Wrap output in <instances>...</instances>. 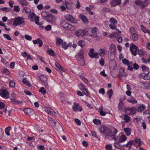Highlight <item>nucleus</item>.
Segmentation results:
<instances>
[{
  "instance_id": "338daca9",
  "label": "nucleus",
  "mask_w": 150,
  "mask_h": 150,
  "mask_svg": "<svg viewBox=\"0 0 150 150\" xmlns=\"http://www.w3.org/2000/svg\"><path fill=\"white\" fill-rule=\"evenodd\" d=\"M141 30L144 33H146L147 32L148 30L143 25H142L141 26Z\"/></svg>"
},
{
  "instance_id": "c85d7f7f",
  "label": "nucleus",
  "mask_w": 150,
  "mask_h": 150,
  "mask_svg": "<svg viewBox=\"0 0 150 150\" xmlns=\"http://www.w3.org/2000/svg\"><path fill=\"white\" fill-rule=\"evenodd\" d=\"M127 138L125 135H122L120 137L118 142L119 143L123 142L126 140Z\"/></svg>"
},
{
  "instance_id": "603ef678",
  "label": "nucleus",
  "mask_w": 150,
  "mask_h": 150,
  "mask_svg": "<svg viewBox=\"0 0 150 150\" xmlns=\"http://www.w3.org/2000/svg\"><path fill=\"white\" fill-rule=\"evenodd\" d=\"M116 25H114L113 24H110L109 25L110 28L113 30H117V28H116Z\"/></svg>"
},
{
  "instance_id": "49530a36",
  "label": "nucleus",
  "mask_w": 150,
  "mask_h": 150,
  "mask_svg": "<svg viewBox=\"0 0 150 150\" xmlns=\"http://www.w3.org/2000/svg\"><path fill=\"white\" fill-rule=\"evenodd\" d=\"M93 122L96 125H99L101 123V122L100 120L95 119L93 120Z\"/></svg>"
},
{
  "instance_id": "a18cd8bd",
  "label": "nucleus",
  "mask_w": 150,
  "mask_h": 150,
  "mask_svg": "<svg viewBox=\"0 0 150 150\" xmlns=\"http://www.w3.org/2000/svg\"><path fill=\"white\" fill-rule=\"evenodd\" d=\"M134 142L136 143L139 146L141 145V140L140 139H138L137 137H136L134 140Z\"/></svg>"
},
{
  "instance_id": "0eeeda50",
  "label": "nucleus",
  "mask_w": 150,
  "mask_h": 150,
  "mask_svg": "<svg viewBox=\"0 0 150 150\" xmlns=\"http://www.w3.org/2000/svg\"><path fill=\"white\" fill-rule=\"evenodd\" d=\"M64 17L67 20L71 23H76L77 22V20L71 15H65Z\"/></svg>"
},
{
  "instance_id": "473e14b6",
  "label": "nucleus",
  "mask_w": 150,
  "mask_h": 150,
  "mask_svg": "<svg viewBox=\"0 0 150 150\" xmlns=\"http://www.w3.org/2000/svg\"><path fill=\"white\" fill-rule=\"evenodd\" d=\"M124 131L127 136H129L131 134V129L129 128H124Z\"/></svg>"
},
{
  "instance_id": "4c0bfd02",
  "label": "nucleus",
  "mask_w": 150,
  "mask_h": 150,
  "mask_svg": "<svg viewBox=\"0 0 150 150\" xmlns=\"http://www.w3.org/2000/svg\"><path fill=\"white\" fill-rule=\"evenodd\" d=\"M123 119L126 122H129L130 120V117L127 115H124Z\"/></svg>"
},
{
  "instance_id": "c756f323",
  "label": "nucleus",
  "mask_w": 150,
  "mask_h": 150,
  "mask_svg": "<svg viewBox=\"0 0 150 150\" xmlns=\"http://www.w3.org/2000/svg\"><path fill=\"white\" fill-rule=\"evenodd\" d=\"M36 17V15L33 12H32L29 15L28 18L30 19V21H33Z\"/></svg>"
},
{
  "instance_id": "6e6552de",
  "label": "nucleus",
  "mask_w": 150,
  "mask_h": 150,
  "mask_svg": "<svg viewBox=\"0 0 150 150\" xmlns=\"http://www.w3.org/2000/svg\"><path fill=\"white\" fill-rule=\"evenodd\" d=\"M138 48L135 45L133 44H130V50L132 54L135 56L137 54V51Z\"/></svg>"
},
{
  "instance_id": "4d7b16f0",
  "label": "nucleus",
  "mask_w": 150,
  "mask_h": 150,
  "mask_svg": "<svg viewBox=\"0 0 150 150\" xmlns=\"http://www.w3.org/2000/svg\"><path fill=\"white\" fill-rule=\"evenodd\" d=\"M79 86H80V88L81 90L82 91L86 89L85 86L82 83H80L79 84Z\"/></svg>"
},
{
  "instance_id": "09e8293b",
  "label": "nucleus",
  "mask_w": 150,
  "mask_h": 150,
  "mask_svg": "<svg viewBox=\"0 0 150 150\" xmlns=\"http://www.w3.org/2000/svg\"><path fill=\"white\" fill-rule=\"evenodd\" d=\"M13 10L16 12H18L20 11V8L18 6H14Z\"/></svg>"
},
{
  "instance_id": "2f4dec72",
  "label": "nucleus",
  "mask_w": 150,
  "mask_h": 150,
  "mask_svg": "<svg viewBox=\"0 0 150 150\" xmlns=\"http://www.w3.org/2000/svg\"><path fill=\"white\" fill-rule=\"evenodd\" d=\"M49 121L50 124L51 126L53 127H54L56 123L55 120L52 118L49 119Z\"/></svg>"
},
{
  "instance_id": "79ce46f5",
  "label": "nucleus",
  "mask_w": 150,
  "mask_h": 150,
  "mask_svg": "<svg viewBox=\"0 0 150 150\" xmlns=\"http://www.w3.org/2000/svg\"><path fill=\"white\" fill-rule=\"evenodd\" d=\"M23 82L24 84L28 87H30L31 86V84L29 83L28 81L25 78H23Z\"/></svg>"
},
{
  "instance_id": "58836bf2",
  "label": "nucleus",
  "mask_w": 150,
  "mask_h": 150,
  "mask_svg": "<svg viewBox=\"0 0 150 150\" xmlns=\"http://www.w3.org/2000/svg\"><path fill=\"white\" fill-rule=\"evenodd\" d=\"M109 21L111 23L110 24H113L114 25H117V21L113 18H110V19Z\"/></svg>"
},
{
  "instance_id": "b1692460",
  "label": "nucleus",
  "mask_w": 150,
  "mask_h": 150,
  "mask_svg": "<svg viewBox=\"0 0 150 150\" xmlns=\"http://www.w3.org/2000/svg\"><path fill=\"white\" fill-rule=\"evenodd\" d=\"M139 86L141 88L145 89H147L148 87H147V84L146 83H143L141 82H139Z\"/></svg>"
},
{
  "instance_id": "f3484780",
  "label": "nucleus",
  "mask_w": 150,
  "mask_h": 150,
  "mask_svg": "<svg viewBox=\"0 0 150 150\" xmlns=\"http://www.w3.org/2000/svg\"><path fill=\"white\" fill-rule=\"evenodd\" d=\"M80 18L85 24H87L88 23V19L87 17L83 14H81L79 15Z\"/></svg>"
},
{
  "instance_id": "4468645a",
  "label": "nucleus",
  "mask_w": 150,
  "mask_h": 150,
  "mask_svg": "<svg viewBox=\"0 0 150 150\" xmlns=\"http://www.w3.org/2000/svg\"><path fill=\"white\" fill-rule=\"evenodd\" d=\"M25 113L27 115H30L34 114V111L31 108H26L24 109Z\"/></svg>"
},
{
  "instance_id": "a878e982",
  "label": "nucleus",
  "mask_w": 150,
  "mask_h": 150,
  "mask_svg": "<svg viewBox=\"0 0 150 150\" xmlns=\"http://www.w3.org/2000/svg\"><path fill=\"white\" fill-rule=\"evenodd\" d=\"M19 4L22 5L27 6L28 5V3L26 0H17Z\"/></svg>"
},
{
  "instance_id": "39448f33",
  "label": "nucleus",
  "mask_w": 150,
  "mask_h": 150,
  "mask_svg": "<svg viewBox=\"0 0 150 150\" xmlns=\"http://www.w3.org/2000/svg\"><path fill=\"white\" fill-rule=\"evenodd\" d=\"M116 49L115 45L113 44H111L108 51V55H110V56L115 55L116 52Z\"/></svg>"
},
{
  "instance_id": "20e7f679",
  "label": "nucleus",
  "mask_w": 150,
  "mask_h": 150,
  "mask_svg": "<svg viewBox=\"0 0 150 150\" xmlns=\"http://www.w3.org/2000/svg\"><path fill=\"white\" fill-rule=\"evenodd\" d=\"M24 22L23 18L21 17H16L14 19L13 25L15 26L22 24Z\"/></svg>"
},
{
  "instance_id": "e433bc0d",
  "label": "nucleus",
  "mask_w": 150,
  "mask_h": 150,
  "mask_svg": "<svg viewBox=\"0 0 150 150\" xmlns=\"http://www.w3.org/2000/svg\"><path fill=\"white\" fill-rule=\"evenodd\" d=\"M138 53L140 55H143L146 54V52L142 49H139L138 50Z\"/></svg>"
},
{
  "instance_id": "4be33fe9",
  "label": "nucleus",
  "mask_w": 150,
  "mask_h": 150,
  "mask_svg": "<svg viewBox=\"0 0 150 150\" xmlns=\"http://www.w3.org/2000/svg\"><path fill=\"white\" fill-rule=\"evenodd\" d=\"M139 35L135 33L130 35V39L134 41H137L138 39Z\"/></svg>"
},
{
  "instance_id": "f257e3e1",
  "label": "nucleus",
  "mask_w": 150,
  "mask_h": 150,
  "mask_svg": "<svg viewBox=\"0 0 150 150\" xmlns=\"http://www.w3.org/2000/svg\"><path fill=\"white\" fill-rule=\"evenodd\" d=\"M86 35L96 38L97 36V29L96 27L91 28L85 29Z\"/></svg>"
},
{
  "instance_id": "9d476101",
  "label": "nucleus",
  "mask_w": 150,
  "mask_h": 150,
  "mask_svg": "<svg viewBox=\"0 0 150 150\" xmlns=\"http://www.w3.org/2000/svg\"><path fill=\"white\" fill-rule=\"evenodd\" d=\"M75 35L78 37H83L86 35L85 30H79L76 31Z\"/></svg>"
},
{
  "instance_id": "37998d69",
  "label": "nucleus",
  "mask_w": 150,
  "mask_h": 150,
  "mask_svg": "<svg viewBox=\"0 0 150 150\" xmlns=\"http://www.w3.org/2000/svg\"><path fill=\"white\" fill-rule=\"evenodd\" d=\"M11 128V127H8L6 128L5 129V133L8 136H9L10 135L9 131Z\"/></svg>"
},
{
  "instance_id": "c03bdc74",
  "label": "nucleus",
  "mask_w": 150,
  "mask_h": 150,
  "mask_svg": "<svg viewBox=\"0 0 150 150\" xmlns=\"http://www.w3.org/2000/svg\"><path fill=\"white\" fill-rule=\"evenodd\" d=\"M69 47V45L67 44L66 42H64L62 43V47L64 50H66Z\"/></svg>"
},
{
  "instance_id": "a211bd4d",
  "label": "nucleus",
  "mask_w": 150,
  "mask_h": 150,
  "mask_svg": "<svg viewBox=\"0 0 150 150\" xmlns=\"http://www.w3.org/2000/svg\"><path fill=\"white\" fill-rule=\"evenodd\" d=\"M84 52L83 50H81L76 55L75 57L77 59L84 58Z\"/></svg>"
},
{
  "instance_id": "864d4df0",
  "label": "nucleus",
  "mask_w": 150,
  "mask_h": 150,
  "mask_svg": "<svg viewBox=\"0 0 150 150\" xmlns=\"http://www.w3.org/2000/svg\"><path fill=\"white\" fill-rule=\"evenodd\" d=\"M114 146L115 148L118 149H120L122 148V146L118 143H115L114 144Z\"/></svg>"
},
{
  "instance_id": "f704fd0d",
  "label": "nucleus",
  "mask_w": 150,
  "mask_h": 150,
  "mask_svg": "<svg viewBox=\"0 0 150 150\" xmlns=\"http://www.w3.org/2000/svg\"><path fill=\"white\" fill-rule=\"evenodd\" d=\"M145 108V106L143 105H142L138 108L137 111L139 112H142L144 110Z\"/></svg>"
},
{
  "instance_id": "13d9d810",
  "label": "nucleus",
  "mask_w": 150,
  "mask_h": 150,
  "mask_svg": "<svg viewBox=\"0 0 150 150\" xmlns=\"http://www.w3.org/2000/svg\"><path fill=\"white\" fill-rule=\"evenodd\" d=\"M86 10L88 12L89 14L93 15V12L91 11V9L88 7H86Z\"/></svg>"
},
{
  "instance_id": "412c9836",
  "label": "nucleus",
  "mask_w": 150,
  "mask_h": 150,
  "mask_svg": "<svg viewBox=\"0 0 150 150\" xmlns=\"http://www.w3.org/2000/svg\"><path fill=\"white\" fill-rule=\"evenodd\" d=\"M121 70L122 71H120L119 74V77L120 79H124L126 78V73L125 72L124 70L121 69Z\"/></svg>"
},
{
  "instance_id": "de8ad7c7",
  "label": "nucleus",
  "mask_w": 150,
  "mask_h": 150,
  "mask_svg": "<svg viewBox=\"0 0 150 150\" xmlns=\"http://www.w3.org/2000/svg\"><path fill=\"white\" fill-rule=\"evenodd\" d=\"M39 91L41 92V93L43 95H45L46 93V91L45 90L44 87H41L39 90Z\"/></svg>"
},
{
  "instance_id": "393cba45",
  "label": "nucleus",
  "mask_w": 150,
  "mask_h": 150,
  "mask_svg": "<svg viewBox=\"0 0 150 150\" xmlns=\"http://www.w3.org/2000/svg\"><path fill=\"white\" fill-rule=\"evenodd\" d=\"M8 94V91L4 90H2L0 91V95L3 97H6Z\"/></svg>"
},
{
  "instance_id": "c9c22d12",
  "label": "nucleus",
  "mask_w": 150,
  "mask_h": 150,
  "mask_svg": "<svg viewBox=\"0 0 150 150\" xmlns=\"http://www.w3.org/2000/svg\"><path fill=\"white\" fill-rule=\"evenodd\" d=\"M63 41L60 38H57L56 45L58 46H59L62 43Z\"/></svg>"
},
{
  "instance_id": "5701e85b",
  "label": "nucleus",
  "mask_w": 150,
  "mask_h": 150,
  "mask_svg": "<svg viewBox=\"0 0 150 150\" xmlns=\"http://www.w3.org/2000/svg\"><path fill=\"white\" fill-rule=\"evenodd\" d=\"M50 14L46 11H43L42 12V16L46 20Z\"/></svg>"
},
{
  "instance_id": "0e129e2a",
  "label": "nucleus",
  "mask_w": 150,
  "mask_h": 150,
  "mask_svg": "<svg viewBox=\"0 0 150 150\" xmlns=\"http://www.w3.org/2000/svg\"><path fill=\"white\" fill-rule=\"evenodd\" d=\"M47 52L49 53V54L51 56H53L54 55V51L51 49H49L47 50Z\"/></svg>"
},
{
  "instance_id": "2eb2a0df",
  "label": "nucleus",
  "mask_w": 150,
  "mask_h": 150,
  "mask_svg": "<svg viewBox=\"0 0 150 150\" xmlns=\"http://www.w3.org/2000/svg\"><path fill=\"white\" fill-rule=\"evenodd\" d=\"M55 17L52 15L50 14L47 19L46 20L47 22L51 23H54L55 21Z\"/></svg>"
},
{
  "instance_id": "ddd939ff",
  "label": "nucleus",
  "mask_w": 150,
  "mask_h": 150,
  "mask_svg": "<svg viewBox=\"0 0 150 150\" xmlns=\"http://www.w3.org/2000/svg\"><path fill=\"white\" fill-rule=\"evenodd\" d=\"M72 108L73 110L75 112L77 111H81L82 110V108L80 106L79 104L78 103H74L72 106Z\"/></svg>"
},
{
  "instance_id": "423d86ee",
  "label": "nucleus",
  "mask_w": 150,
  "mask_h": 150,
  "mask_svg": "<svg viewBox=\"0 0 150 150\" xmlns=\"http://www.w3.org/2000/svg\"><path fill=\"white\" fill-rule=\"evenodd\" d=\"M139 78L147 80L150 79V71L148 72L147 73H142L139 75Z\"/></svg>"
},
{
  "instance_id": "bf43d9fd",
  "label": "nucleus",
  "mask_w": 150,
  "mask_h": 150,
  "mask_svg": "<svg viewBox=\"0 0 150 150\" xmlns=\"http://www.w3.org/2000/svg\"><path fill=\"white\" fill-rule=\"evenodd\" d=\"M142 62L144 63H146L148 62H150V59H146V58H142Z\"/></svg>"
},
{
  "instance_id": "f03ea898",
  "label": "nucleus",
  "mask_w": 150,
  "mask_h": 150,
  "mask_svg": "<svg viewBox=\"0 0 150 150\" xmlns=\"http://www.w3.org/2000/svg\"><path fill=\"white\" fill-rule=\"evenodd\" d=\"M61 26L66 30L74 31L76 30L75 28L71 24L67 23L64 21H62L60 23Z\"/></svg>"
},
{
  "instance_id": "cd10ccee",
  "label": "nucleus",
  "mask_w": 150,
  "mask_h": 150,
  "mask_svg": "<svg viewBox=\"0 0 150 150\" xmlns=\"http://www.w3.org/2000/svg\"><path fill=\"white\" fill-rule=\"evenodd\" d=\"M105 49H100L98 50V54H99L100 56L103 57L105 56Z\"/></svg>"
},
{
  "instance_id": "72a5a7b5",
  "label": "nucleus",
  "mask_w": 150,
  "mask_h": 150,
  "mask_svg": "<svg viewBox=\"0 0 150 150\" xmlns=\"http://www.w3.org/2000/svg\"><path fill=\"white\" fill-rule=\"evenodd\" d=\"M55 65L56 67L58 69L62 71H64V69L60 65V64L58 62H56L55 63Z\"/></svg>"
},
{
  "instance_id": "69168bd1",
  "label": "nucleus",
  "mask_w": 150,
  "mask_h": 150,
  "mask_svg": "<svg viewBox=\"0 0 150 150\" xmlns=\"http://www.w3.org/2000/svg\"><path fill=\"white\" fill-rule=\"evenodd\" d=\"M37 58L38 60H40L41 62L44 63L45 62L44 60V59L40 56L38 55H37Z\"/></svg>"
},
{
  "instance_id": "5fc2aeb1",
  "label": "nucleus",
  "mask_w": 150,
  "mask_h": 150,
  "mask_svg": "<svg viewBox=\"0 0 150 150\" xmlns=\"http://www.w3.org/2000/svg\"><path fill=\"white\" fill-rule=\"evenodd\" d=\"M129 31L131 35L136 33V32H135V29L133 27H131L130 28Z\"/></svg>"
},
{
  "instance_id": "6e6d98bb",
  "label": "nucleus",
  "mask_w": 150,
  "mask_h": 150,
  "mask_svg": "<svg viewBox=\"0 0 150 150\" xmlns=\"http://www.w3.org/2000/svg\"><path fill=\"white\" fill-rule=\"evenodd\" d=\"M15 83L13 80L10 81L9 83V86L11 87H13L15 86Z\"/></svg>"
},
{
  "instance_id": "9b49d317",
  "label": "nucleus",
  "mask_w": 150,
  "mask_h": 150,
  "mask_svg": "<svg viewBox=\"0 0 150 150\" xmlns=\"http://www.w3.org/2000/svg\"><path fill=\"white\" fill-rule=\"evenodd\" d=\"M94 50L93 49H91L88 53L89 56L91 58H97L98 57H97L98 53L96 52L94 53Z\"/></svg>"
},
{
  "instance_id": "dca6fc26",
  "label": "nucleus",
  "mask_w": 150,
  "mask_h": 150,
  "mask_svg": "<svg viewBox=\"0 0 150 150\" xmlns=\"http://www.w3.org/2000/svg\"><path fill=\"white\" fill-rule=\"evenodd\" d=\"M135 3L137 5L141 6V7L142 8H144L146 6V5L144 4V2L141 0H136Z\"/></svg>"
},
{
  "instance_id": "bb28decb",
  "label": "nucleus",
  "mask_w": 150,
  "mask_h": 150,
  "mask_svg": "<svg viewBox=\"0 0 150 150\" xmlns=\"http://www.w3.org/2000/svg\"><path fill=\"white\" fill-rule=\"evenodd\" d=\"M127 101L130 103H132V104H135L137 103V101L135 100L134 98L132 96L130 97L127 99Z\"/></svg>"
},
{
  "instance_id": "1a4fd4ad",
  "label": "nucleus",
  "mask_w": 150,
  "mask_h": 150,
  "mask_svg": "<svg viewBox=\"0 0 150 150\" xmlns=\"http://www.w3.org/2000/svg\"><path fill=\"white\" fill-rule=\"evenodd\" d=\"M45 111L50 115L52 116H55L56 115V113L52 109L45 106L44 108Z\"/></svg>"
},
{
  "instance_id": "7ed1b4c3",
  "label": "nucleus",
  "mask_w": 150,
  "mask_h": 150,
  "mask_svg": "<svg viewBox=\"0 0 150 150\" xmlns=\"http://www.w3.org/2000/svg\"><path fill=\"white\" fill-rule=\"evenodd\" d=\"M100 131L101 133L104 134L106 136H111L112 134V130L104 125L101 127Z\"/></svg>"
},
{
  "instance_id": "774afa93",
  "label": "nucleus",
  "mask_w": 150,
  "mask_h": 150,
  "mask_svg": "<svg viewBox=\"0 0 150 150\" xmlns=\"http://www.w3.org/2000/svg\"><path fill=\"white\" fill-rule=\"evenodd\" d=\"M112 147L110 145H107L105 146V148L106 150H112Z\"/></svg>"
},
{
  "instance_id": "052dcab7",
  "label": "nucleus",
  "mask_w": 150,
  "mask_h": 150,
  "mask_svg": "<svg viewBox=\"0 0 150 150\" xmlns=\"http://www.w3.org/2000/svg\"><path fill=\"white\" fill-rule=\"evenodd\" d=\"M133 142L132 140H130L126 144V146L127 147H130L131 146V145L133 143Z\"/></svg>"
},
{
  "instance_id": "8fccbe9b",
  "label": "nucleus",
  "mask_w": 150,
  "mask_h": 150,
  "mask_svg": "<svg viewBox=\"0 0 150 150\" xmlns=\"http://www.w3.org/2000/svg\"><path fill=\"white\" fill-rule=\"evenodd\" d=\"M107 93L108 94V95L109 98V99H110L113 94L112 90V89H110V90L108 91Z\"/></svg>"
},
{
  "instance_id": "aec40b11",
  "label": "nucleus",
  "mask_w": 150,
  "mask_h": 150,
  "mask_svg": "<svg viewBox=\"0 0 150 150\" xmlns=\"http://www.w3.org/2000/svg\"><path fill=\"white\" fill-rule=\"evenodd\" d=\"M33 42L34 44L39 43V46L40 47H41L43 44L42 41L40 38H38L36 40H33Z\"/></svg>"
},
{
  "instance_id": "3c124183",
  "label": "nucleus",
  "mask_w": 150,
  "mask_h": 150,
  "mask_svg": "<svg viewBox=\"0 0 150 150\" xmlns=\"http://www.w3.org/2000/svg\"><path fill=\"white\" fill-rule=\"evenodd\" d=\"M3 36L6 39L8 40H12L10 36L8 34H4L3 35Z\"/></svg>"
},
{
  "instance_id": "f8f14e48",
  "label": "nucleus",
  "mask_w": 150,
  "mask_h": 150,
  "mask_svg": "<svg viewBox=\"0 0 150 150\" xmlns=\"http://www.w3.org/2000/svg\"><path fill=\"white\" fill-rule=\"evenodd\" d=\"M136 112V109L135 107L129 108L126 111V113L129 115H134L135 114Z\"/></svg>"
},
{
  "instance_id": "ea45409f",
  "label": "nucleus",
  "mask_w": 150,
  "mask_h": 150,
  "mask_svg": "<svg viewBox=\"0 0 150 150\" xmlns=\"http://www.w3.org/2000/svg\"><path fill=\"white\" fill-rule=\"evenodd\" d=\"M78 62L82 66H83L85 63V61L84 59V58L77 59Z\"/></svg>"
},
{
  "instance_id": "7c9ffc66",
  "label": "nucleus",
  "mask_w": 150,
  "mask_h": 150,
  "mask_svg": "<svg viewBox=\"0 0 150 150\" xmlns=\"http://www.w3.org/2000/svg\"><path fill=\"white\" fill-rule=\"evenodd\" d=\"M40 79L43 83H45L47 81V78L44 75H41L39 77Z\"/></svg>"
},
{
  "instance_id": "6ab92c4d",
  "label": "nucleus",
  "mask_w": 150,
  "mask_h": 150,
  "mask_svg": "<svg viewBox=\"0 0 150 150\" xmlns=\"http://www.w3.org/2000/svg\"><path fill=\"white\" fill-rule=\"evenodd\" d=\"M121 3V0H113L111 3V5L112 6H115L119 5Z\"/></svg>"
},
{
  "instance_id": "a19ab883",
  "label": "nucleus",
  "mask_w": 150,
  "mask_h": 150,
  "mask_svg": "<svg viewBox=\"0 0 150 150\" xmlns=\"http://www.w3.org/2000/svg\"><path fill=\"white\" fill-rule=\"evenodd\" d=\"M78 44L79 45L81 46V47H83L85 45V42L83 40H80L78 42Z\"/></svg>"
},
{
  "instance_id": "680f3d73",
  "label": "nucleus",
  "mask_w": 150,
  "mask_h": 150,
  "mask_svg": "<svg viewBox=\"0 0 150 150\" xmlns=\"http://www.w3.org/2000/svg\"><path fill=\"white\" fill-rule=\"evenodd\" d=\"M66 7L68 9H71L73 8V6L71 3L67 4Z\"/></svg>"
},
{
  "instance_id": "e2e57ef3",
  "label": "nucleus",
  "mask_w": 150,
  "mask_h": 150,
  "mask_svg": "<svg viewBox=\"0 0 150 150\" xmlns=\"http://www.w3.org/2000/svg\"><path fill=\"white\" fill-rule=\"evenodd\" d=\"M142 119L141 117L139 116H137L134 118V120H136L137 122H139L141 121Z\"/></svg>"
}]
</instances>
